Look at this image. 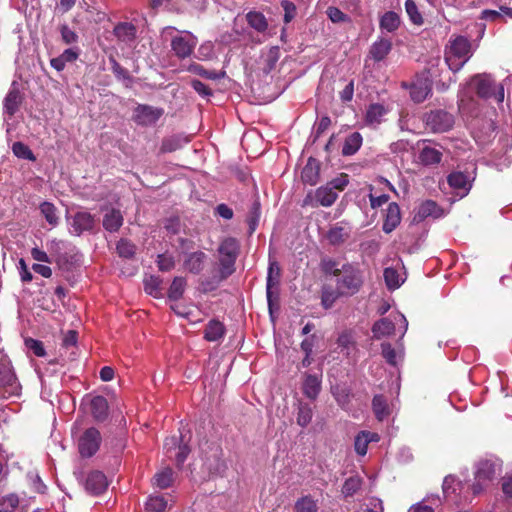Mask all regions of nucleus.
I'll list each match as a JSON object with an SVG mask.
<instances>
[{
    "label": "nucleus",
    "mask_w": 512,
    "mask_h": 512,
    "mask_svg": "<svg viewBox=\"0 0 512 512\" xmlns=\"http://www.w3.org/2000/svg\"><path fill=\"white\" fill-rule=\"evenodd\" d=\"M59 30H60L62 41L65 44L70 45V44L76 43L78 41V35L76 34L75 31H73L71 28H69L68 25H66V24L61 25Z\"/></svg>",
    "instance_id": "69168bd1"
},
{
    "label": "nucleus",
    "mask_w": 512,
    "mask_h": 512,
    "mask_svg": "<svg viewBox=\"0 0 512 512\" xmlns=\"http://www.w3.org/2000/svg\"><path fill=\"white\" fill-rule=\"evenodd\" d=\"M392 49V42L387 38H380L375 41L370 49L369 56L376 62H380L386 58Z\"/></svg>",
    "instance_id": "412c9836"
},
{
    "label": "nucleus",
    "mask_w": 512,
    "mask_h": 512,
    "mask_svg": "<svg viewBox=\"0 0 512 512\" xmlns=\"http://www.w3.org/2000/svg\"><path fill=\"white\" fill-rule=\"evenodd\" d=\"M162 114V109L148 105H138L134 112V120L139 125L148 126L156 123Z\"/></svg>",
    "instance_id": "f8f14e48"
},
{
    "label": "nucleus",
    "mask_w": 512,
    "mask_h": 512,
    "mask_svg": "<svg viewBox=\"0 0 512 512\" xmlns=\"http://www.w3.org/2000/svg\"><path fill=\"white\" fill-rule=\"evenodd\" d=\"M25 346L33 352L37 357H43L45 355V349L43 343L39 340L32 338L25 339Z\"/></svg>",
    "instance_id": "338daca9"
},
{
    "label": "nucleus",
    "mask_w": 512,
    "mask_h": 512,
    "mask_svg": "<svg viewBox=\"0 0 512 512\" xmlns=\"http://www.w3.org/2000/svg\"><path fill=\"white\" fill-rule=\"evenodd\" d=\"M0 387L5 388L9 395H17L19 392L16 376L12 369L5 364H0Z\"/></svg>",
    "instance_id": "dca6fc26"
},
{
    "label": "nucleus",
    "mask_w": 512,
    "mask_h": 512,
    "mask_svg": "<svg viewBox=\"0 0 512 512\" xmlns=\"http://www.w3.org/2000/svg\"><path fill=\"white\" fill-rule=\"evenodd\" d=\"M437 208H438L437 204L432 200H427V201L423 202L419 206V208L414 216V220L422 221L429 216H434L436 214Z\"/></svg>",
    "instance_id": "37998d69"
},
{
    "label": "nucleus",
    "mask_w": 512,
    "mask_h": 512,
    "mask_svg": "<svg viewBox=\"0 0 512 512\" xmlns=\"http://www.w3.org/2000/svg\"><path fill=\"white\" fill-rule=\"evenodd\" d=\"M187 71L196 75H199L203 78L210 79V80H217L220 79L223 74L219 73L214 70H207L202 65L198 63H191L187 67Z\"/></svg>",
    "instance_id": "a19ab883"
},
{
    "label": "nucleus",
    "mask_w": 512,
    "mask_h": 512,
    "mask_svg": "<svg viewBox=\"0 0 512 512\" xmlns=\"http://www.w3.org/2000/svg\"><path fill=\"white\" fill-rule=\"evenodd\" d=\"M94 225V217L89 212L79 211L73 217L72 228L76 235L92 230Z\"/></svg>",
    "instance_id": "f3484780"
},
{
    "label": "nucleus",
    "mask_w": 512,
    "mask_h": 512,
    "mask_svg": "<svg viewBox=\"0 0 512 512\" xmlns=\"http://www.w3.org/2000/svg\"><path fill=\"white\" fill-rule=\"evenodd\" d=\"M320 164L318 160L310 157L304 166L301 178L302 180L310 185H315L319 178Z\"/></svg>",
    "instance_id": "b1692460"
},
{
    "label": "nucleus",
    "mask_w": 512,
    "mask_h": 512,
    "mask_svg": "<svg viewBox=\"0 0 512 512\" xmlns=\"http://www.w3.org/2000/svg\"><path fill=\"white\" fill-rule=\"evenodd\" d=\"M362 141V135L359 132H353L345 138L342 154L344 156L354 155L360 149Z\"/></svg>",
    "instance_id": "c756f323"
},
{
    "label": "nucleus",
    "mask_w": 512,
    "mask_h": 512,
    "mask_svg": "<svg viewBox=\"0 0 512 512\" xmlns=\"http://www.w3.org/2000/svg\"><path fill=\"white\" fill-rule=\"evenodd\" d=\"M219 255H225L237 260L240 253V243L234 237L223 239L218 247Z\"/></svg>",
    "instance_id": "cd10ccee"
},
{
    "label": "nucleus",
    "mask_w": 512,
    "mask_h": 512,
    "mask_svg": "<svg viewBox=\"0 0 512 512\" xmlns=\"http://www.w3.org/2000/svg\"><path fill=\"white\" fill-rule=\"evenodd\" d=\"M372 407L375 416L378 420L382 421L389 415L387 401L382 395H375L372 400Z\"/></svg>",
    "instance_id": "58836bf2"
},
{
    "label": "nucleus",
    "mask_w": 512,
    "mask_h": 512,
    "mask_svg": "<svg viewBox=\"0 0 512 512\" xmlns=\"http://www.w3.org/2000/svg\"><path fill=\"white\" fill-rule=\"evenodd\" d=\"M40 211L50 225L56 226L58 224L59 217L57 215V209L52 203L43 202L40 205Z\"/></svg>",
    "instance_id": "a18cd8bd"
},
{
    "label": "nucleus",
    "mask_w": 512,
    "mask_h": 512,
    "mask_svg": "<svg viewBox=\"0 0 512 512\" xmlns=\"http://www.w3.org/2000/svg\"><path fill=\"white\" fill-rule=\"evenodd\" d=\"M425 123L431 131L442 133L453 127L454 117L444 110H435L425 115Z\"/></svg>",
    "instance_id": "0eeeda50"
},
{
    "label": "nucleus",
    "mask_w": 512,
    "mask_h": 512,
    "mask_svg": "<svg viewBox=\"0 0 512 512\" xmlns=\"http://www.w3.org/2000/svg\"><path fill=\"white\" fill-rule=\"evenodd\" d=\"M79 54L78 48H68L58 57L52 58L50 65L58 72L63 71L67 63H73L78 59Z\"/></svg>",
    "instance_id": "4be33fe9"
},
{
    "label": "nucleus",
    "mask_w": 512,
    "mask_h": 512,
    "mask_svg": "<svg viewBox=\"0 0 512 512\" xmlns=\"http://www.w3.org/2000/svg\"><path fill=\"white\" fill-rule=\"evenodd\" d=\"M101 434L94 428H88L79 438V452L83 457L93 456L99 449L101 443Z\"/></svg>",
    "instance_id": "1a4fd4ad"
},
{
    "label": "nucleus",
    "mask_w": 512,
    "mask_h": 512,
    "mask_svg": "<svg viewBox=\"0 0 512 512\" xmlns=\"http://www.w3.org/2000/svg\"><path fill=\"white\" fill-rule=\"evenodd\" d=\"M280 57V51L278 47H271L269 51L263 57L262 71L264 74H269L276 68V64Z\"/></svg>",
    "instance_id": "c9c22d12"
},
{
    "label": "nucleus",
    "mask_w": 512,
    "mask_h": 512,
    "mask_svg": "<svg viewBox=\"0 0 512 512\" xmlns=\"http://www.w3.org/2000/svg\"><path fill=\"white\" fill-rule=\"evenodd\" d=\"M281 276V269L278 265V263L275 260H270L269 267H268V273H267V281H266V296L268 301V306L270 312L272 311L273 307H278L279 302V293H278V287H279V281Z\"/></svg>",
    "instance_id": "20e7f679"
},
{
    "label": "nucleus",
    "mask_w": 512,
    "mask_h": 512,
    "mask_svg": "<svg viewBox=\"0 0 512 512\" xmlns=\"http://www.w3.org/2000/svg\"><path fill=\"white\" fill-rule=\"evenodd\" d=\"M167 508V501L164 496H151L146 502V512H164Z\"/></svg>",
    "instance_id": "c03bdc74"
},
{
    "label": "nucleus",
    "mask_w": 512,
    "mask_h": 512,
    "mask_svg": "<svg viewBox=\"0 0 512 512\" xmlns=\"http://www.w3.org/2000/svg\"><path fill=\"white\" fill-rule=\"evenodd\" d=\"M472 81L475 84L478 96L482 98H491L494 96L498 102H502L504 100L503 87L499 86L498 91L496 92L495 82L490 75L479 74L476 75Z\"/></svg>",
    "instance_id": "423d86ee"
},
{
    "label": "nucleus",
    "mask_w": 512,
    "mask_h": 512,
    "mask_svg": "<svg viewBox=\"0 0 512 512\" xmlns=\"http://www.w3.org/2000/svg\"><path fill=\"white\" fill-rule=\"evenodd\" d=\"M368 440H367V434L366 431H361L356 437L354 441V447L355 451L361 455L364 456L367 453L368 448Z\"/></svg>",
    "instance_id": "e2e57ef3"
},
{
    "label": "nucleus",
    "mask_w": 512,
    "mask_h": 512,
    "mask_svg": "<svg viewBox=\"0 0 512 512\" xmlns=\"http://www.w3.org/2000/svg\"><path fill=\"white\" fill-rule=\"evenodd\" d=\"M12 151L15 156L22 159L27 160H35V156L32 153L31 149L22 142H15L12 146Z\"/></svg>",
    "instance_id": "4d7b16f0"
},
{
    "label": "nucleus",
    "mask_w": 512,
    "mask_h": 512,
    "mask_svg": "<svg viewBox=\"0 0 512 512\" xmlns=\"http://www.w3.org/2000/svg\"><path fill=\"white\" fill-rule=\"evenodd\" d=\"M332 273L337 277V288L341 294L354 295L363 284L362 271L352 264H344L340 269L335 268Z\"/></svg>",
    "instance_id": "f03ea898"
},
{
    "label": "nucleus",
    "mask_w": 512,
    "mask_h": 512,
    "mask_svg": "<svg viewBox=\"0 0 512 512\" xmlns=\"http://www.w3.org/2000/svg\"><path fill=\"white\" fill-rule=\"evenodd\" d=\"M206 258L207 255L202 251L189 253L184 259L183 266L190 273L199 274L204 268Z\"/></svg>",
    "instance_id": "6ab92c4d"
},
{
    "label": "nucleus",
    "mask_w": 512,
    "mask_h": 512,
    "mask_svg": "<svg viewBox=\"0 0 512 512\" xmlns=\"http://www.w3.org/2000/svg\"><path fill=\"white\" fill-rule=\"evenodd\" d=\"M161 283L162 280L159 277L149 276L144 280V289L148 294L157 297L160 294Z\"/></svg>",
    "instance_id": "603ef678"
},
{
    "label": "nucleus",
    "mask_w": 512,
    "mask_h": 512,
    "mask_svg": "<svg viewBox=\"0 0 512 512\" xmlns=\"http://www.w3.org/2000/svg\"><path fill=\"white\" fill-rule=\"evenodd\" d=\"M19 498L16 494H9L0 499V512H14L18 507Z\"/></svg>",
    "instance_id": "3c124183"
},
{
    "label": "nucleus",
    "mask_w": 512,
    "mask_h": 512,
    "mask_svg": "<svg viewBox=\"0 0 512 512\" xmlns=\"http://www.w3.org/2000/svg\"><path fill=\"white\" fill-rule=\"evenodd\" d=\"M430 93V88L425 83L414 84L410 88V96L412 100L416 103L423 102L428 94Z\"/></svg>",
    "instance_id": "49530a36"
},
{
    "label": "nucleus",
    "mask_w": 512,
    "mask_h": 512,
    "mask_svg": "<svg viewBox=\"0 0 512 512\" xmlns=\"http://www.w3.org/2000/svg\"><path fill=\"white\" fill-rule=\"evenodd\" d=\"M117 252L121 257L130 258L135 253V246L128 240L121 239L117 244Z\"/></svg>",
    "instance_id": "680f3d73"
},
{
    "label": "nucleus",
    "mask_w": 512,
    "mask_h": 512,
    "mask_svg": "<svg viewBox=\"0 0 512 512\" xmlns=\"http://www.w3.org/2000/svg\"><path fill=\"white\" fill-rule=\"evenodd\" d=\"M204 467L211 475H220L226 470L222 448L217 444L209 446L203 457Z\"/></svg>",
    "instance_id": "6e6552de"
},
{
    "label": "nucleus",
    "mask_w": 512,
    "mask_h": 512,
    "mask_svg": "<svg viewBox=\"0 0 512 512\" xmlns=\"http://www.w3.org/2000/svg\"><path fill=\"white\" fill-rule=\"evenodd\" d=\"M342 295L343 294H341L338 289L333 290L331 288H323L321 295L322 305L326 309L331 308L335 301L338 299V297Z\"/></svg>",
    "instance_id": "8fccbe9b"
},
{
    "label": "nucleus",
    "mask_w": 512,
    "mask_h": 512,
    "mask_svg": "<svg viewBox=\"0 0 512 512\" xmlns=\"http://www.w3.org/2000/svg\"><path fill=\"white\" fill-rule=\"evenodd\" d=\"M362 478L358 475L351 476L345 480L342 486V493L345 497H351L356 494L362 487Z\"/></svg>",
    "instance_id": "ea45409f"
},
{
    "label": "nucleus",
    "mask_w": 512,
    "mask_h": 512,
    "mask_svg": "<svg viewBox=\"0 0 512 512\" xmlns=\"http://www.w3.org/2000/svg\"><path fill=\"white\" fill-rule=\"evenodd\" d=\"M302 390L306 397L315 400L321 390L320 378L317 375L306 374Z\"/></svg>",
    "instance_id": "a878e982"
},
{
    "label": "nucleus",
    "mask_w": 512,
    "mask_h": 512,
    "mask_svg": "<svg viewBox=\"0 0 512 512\" xmlns=\"http://www.w3.org/2000/svg\"><path fill=\"white\" fill-rule=\"evenodd\" d=\"M190 139L183 135H173L162 141L161 151L164 153L174 152L186 145Z\"/></svg>",
    "instance_id": "c85d7f7f"
},
{
    "label": "nucleus",
    "mask_w": 512,
    "mask_h": 512,
    "mask_svg": "<svg viewBox=\"0 0 512 512\" xmlns=\"http://www.w3.org/2000/svg\"><path fill=\"white\" fill-rule=\"evenodd\" d=\"M69 244L63 240L53 239L47 243L51 256L55 259L61 255L63 251L69 250Z\"/></svg>",
    "instance_id": "13d9d810"
},
{
    "label": "nucleus",
    "mask_w": 512,
    "mask_h": 512,
    "mask_svg": "<svg viewBox=\"0 0 512 512\" xmlns=\"http://www.w3.org/2000/svg\"><path fill=\"white\" fill-rule=\"evenodd\" d=\"M313 416L312 408L306 403H300L297 413V424L306 427L311 422Z\"/></svg>",
    "instance_id": "de8ad7c7"
},
{
    "label": "nucleus",
    "mask_w": 512,
    "mask_h": 512,
    "mask_svg": "<svg viewBox=\"0 0 512 512\" xmlns=\"http://www.w3.org/2000/svg\"><path fill=\"white\" fill-rule=\"evenodd\" d=\"M23 94L20 92L19 85L16 81H13L8 93L6 94L3 100V111L4 114H7L9 117L15 115V113L19 110L22 102H23Z\"/></svg>",
    "instance_id": "9b49d317"
},
{
    "label": "nucleus",
    "mask_w": 512,
    "mask_h": 512,
    "mask_svg": "<svg viewBox=\"0 0 512 512\" xmlns=\"http://www.w3.org/2000/svg\"><path fill=\"white\" fill-rule=\"evenodd\" d=\"M113 34L118 39L128 46H131L137 37V28L134 24L129 22H120L114 29Z\"/></svg>",
    "instance_id": "4468645a"
},
{
    "label": "nucleus",
    "mask_w": 512,
    "mask_h": 512,
    "mask_svg": "<svg viewBox=\"0 0 512 512\" xmlns=\"http://www.w3.org/2000/svg\"><path fill=\"white\" fill-rule=\"evenodd\" d=\"M173 483V470L171 468H164L155 474L153 484L160 488L166 489Z\"/></svg>",
    "instance_id": "4c0bfd02"
},
{
    "label": "nucleus",
    "mask_w": 512,
    "mask_h": 512,
    "mask_svg": "<svg viewBox=\"0 0 512 512\" xmlns=\"http://www.w3.org/2000/svg\"><path fill=\"white\" fill-rule=\"evenodd\" d=\"M457 486H459V483L454 476H452V475L446 476L444 478L443 486H442L443 493L445 494L446 497H449L450 494L456 493Z\"/></svg>",
    "instance_id": "774afa93"
},
{
    "label": "nucleus",
    "mask_w": 512,
    "mask_h": 512,
    "mask_svg": "<svg viewBox=\"0 0 512 512\" xmlns=\"http://www.w3.org/2000/svg\"><path fill=\"white\" fill-rule=\"evenodd\" d=\"M157 265L160 271L168 272L174 269L175 259L168 253L159 254L157 256Z\"/></svg>",
    "instance_id": "bf43d9fd"
},
{
    "label": "nucleus",
    "mask_w": 512,
    "mask_h": 512,
    "mask_svg": "<svg viewBox=\"0 0 512 512\" xmlns=\"http://www.w3.org/2000/svg\"><path fill=\"white\" fill-rule=\"evenodd\" d=\"M447 181L449 186L455 190L456 194L464 197L471 189V183L468 176L463 172H452L448 175Z\"/></svg>",
    "instance_id": "2eb2a0df"
},
{
    "label": "nucleus",
    "mask_w": 512,
    "mask_h": 512,
    "mask_svg": "<svg viewBox=\"0 0 512 512\" xmlns=\"http://www.w3.org/2000/svg\"><path fill=\"white\" fill-rule=\"evenodd\" d=\"M296 512H316L317 504L310 496L300 498L295 504Z\"/></svg>",
    "instance_id": "5fc2aeb1"
},
{
    "label": "nucleus",
    "mask_w": 512,
    "mask_h": 512,
    "mask_svg": "<svg viewBox=\"0 0 512 512\" xmlns=\"http://www.w3.org/2000/svg\"><path fill=\"white\" fill-rule=\"evenodd\" d=\"M186 285L184 277H175L168 289V298L172 301L179 300L184 294Z\"/></svg>",
    "instance_id": "e433bc0d"
},
{
    "label": "nucleus",
    "mask_w": 512,
    "mask_h": 512,
    "mask_svg": "<svg viewBox=\"0 0 512 512\" xmlns=\"http://www.w3.org/2000/svg\"><path fill=\"white\" fill-rule=\"evenodd\" d=\"M108 487L106 476L100 471H91L85 480V489L93 495H99Z\"/></svg>",
    "instance_id": "ddd939ff"
},
{
    "label": "nucleus",
    "mask_w": 512,
    "mask_h": 512,
    "mask_svg": "<svg viewBox=\"0 0 512 512\" xmlns=\"http://www.w3.org/2000/svg\"><path fill=\"white\" fill-rule=\"evenodd\" d=\"M449 43L445 51V62L450 70L458 72L472 57V46L464 36H457L451 39Z\"/></svg>",
    "instance_id": "f257e3e1"
},
{
    "label": "nucleus",
    "mask_w": 512,
    "mask_h": 512,
    "mask_svg": "<svg viewBox=\"0 0 512 512\" xmlns=\"http://www.w3.org/2000/svg\"><path fill=\"white\" fill-rule=\"evenodd\" d=\"M386 113H387V110L385 109V107L383 105L378 104V103L371 104L366 111L365 119H366L367 124H369V125L380 124Z\"/></svg>",
    "instance_id": "2f4dec72"
},
{
    "label": "nucleus",
    "mask_w": 512,
    "mask_h": 512,
    "mask_svg": "<svg viewBox=\"0 0 512 512\" xmlns=\"http://www.w3.org/2000/svg\"><path fill=\"white\" fill-rule=\"evenodd\" d=\"M497 470L495 462L490 460H482L478 463L475 472V482L472 486L473 493H481L488 484L494 479Z\"/></svg>",
    "instance_id": "39448f33"
},
{
    "label": "nucleus",
    "mask_w": 512,
    "mask_h": 512,
    "mask_svg": "<svg viewBox=\"0 0 512 512\" xmlns=\"http://www.w3.org/2000/svg\"><path fill=\"white\" fill-rule=\"evenodd\" d=\"M246 17L249 25L256 31L264 32L267 29L268 23L265 16L262 13L250 11Z\"/></svg>",
    "instance_id": "79ce46f5"
},
{
    "label": "nucleus",
    "mask_w": 512,
    "mask_h": 512,
    "mask_svg": "<svg viewBox=\"0 0 512 512\" xmlns=\"http://www.w3.org/2000/svg\"><path fill=\"white\" fill-rule=\"evenodd\" d=\"M442 158V153L432 147L425 146L421 149L419 153V160L423 165H435L440 163Z\"/></svg>",
    "instance_id": "7c9ffc66"
},
{
    "label": "nucleus",
    "mask_w": 512,
    "mask_h": 512,
    "mask_svg": "<svg viewBox=\"0 0 512 512\" xmlns=\"http://www.w3.org/2000/svg\"><path fill=\"white\" fill-rule=\"evenodd\" d=\"M384 280L389 289H396L401 284L397 270L391 267L384 270Z\"/></svg>",
    "instance_id": "6e6d98bb"
},
{
    "label": "nucleus",
    "mask_w": 512,
    "mask_h": 512,
    "mask_svg": "<svg viewBox=\"0 0 512 512\" xmlns=\"http://www.w3.org/2000/svg\"><path fill=\"white\" fill-rule=\"evenodd\" d=\"M380 28L387 32H394L400 26V17L396 12L388 11L380 18Z\"/></svg>",
    "instance_id": "f704fd0d"
},
{
    "label": "nucleus",
    "mask_w": 512,
    "mask_h": 512,
    "mask_svg": "<svg viewBox=\"0 0 512 512\" xmlns=\"http://www.w3.org/2000/svg\"><path fill=\"white\" fill-rule=\"evenodd\" d=\"M338 194L336 191H333V187L330 185H325L319 187L315 192V200L321 206L329 207L331 206L337 199Z\"/></svg>",
    "instance_id": "bb28decb"
},
{
    "label": "nucleus",
    "mask_w": 512,
    "mask_h": 512,
    "mask_svg": "<svg viewBox=\"0 0 512 512\" xmlns=\"http://www.w3.org/2000/svg\"><path fill=\"white\" fill-rule=\"evenodd\" d=\"M123 224V215L117 209L107 210L103 217V227L109 232H116Z\"/></svg>",
    "instance_id": "393cba45"
},
{
    "label": "nucleus",
    "mask_w": 512,
    "mask_h": 512,
    "mask_svg": "<svg viewBox=\"0 0 512 512\" xmlns=\"http://www.w3.org/2000/svg\"><path fill=\"white\" fill-rule=\"evenodd\" d=\"M90 410L93 418L102 422L108 416V402L103 396H95L90 401Z\"/></svg>",
    "instance_id": "5701e85b"
},
{
    "label": "nucleus",
    "mask_w": 512,
    "mask_h": 512,
    "mask_svg": "<svg viewBox=\"0 0 512 512\" xmlns=\"http://www.w3.org/2000/svg\"><path fill=\"white\" fill-rule=\"evenodd\" d=\"M196 45V37L188 32L185 35L175 36L171 40V49L173 53L180 59L189 57Z\"/></svg>",
    "instance_id": "9d476101"
},
{
    "label": "nucleus",
    "mask_w": 512,
    "mask_h": 512,
    "mask_svg": "<svg viewBox=\"0 0 512 512\" xmlns=\"http://www.w3.org/2000/svg\"><path fill=\"white\" fill-rule=\"evenodd\" d=\"M185 436L182 432H180V436H171L165 439L164 442V449L166 451V454L169 458H172V452H175L178 448V446L181 445V443L184 441Z\"/></svg>",
    "instance_id": "864d4df0"
},
{
    "label": "nucleus",
    "mask_w": 512,
    "mask_h": 512,
    "mask_svg": "<svg viewBox=\"0 0 512 512\" xmlns=\"http://www.w3.org/2000/svg\"><path fill=\"white\" fill-rule=\"evenodd\" d=\"M328 18L333 23H343V22H349L350 18L348 15L343 13L339 8L337 7H329L326 11Z\"/></svg>",
    "instance_id": "0e129e2a"
},
{
    "label": "nucleus",
    "mask_w": 512,
    "mask_h": 512,
    "mask_svg": "<svg viewBox=\"0 0 512 512\" xmlns=\"http://www.w3.org/2000/svg\"><path fill=\"white\" fill-rule=\"evenodd\" d=\"M235 263L236 259L219 255V270L211 278L202 281L204 291L207 292L216 289L223 280L232 275L236 270Z\"/></svg>",
    "instance_id": "7ed1b4c3"
},
{
    "label": "nucleus",
    "mask_w": 512,
    "mask_h": 512,
    "mask_svg": "<svg viewBox=\"0 0 512 512\" xmlns=\"http://www.w3.org/2000/svg\"><path fill=\"white\" fill-rule=\"evenodd\" d=\"M401 221L400 208L397 203L392 202L388 205L385 220L382 229L385 233H391Z\"/></svg>",
    "instance_id": "aec40b11"
},
{
    "label": "nucleus",
    "mask_w": 512,
    "mask_h": 512,
    "mask_svg": "<svg viewBox=\"0 0 512 512\" xmlns=\"http://www.w3.org/2000/svg\"><path fill=\"white\" fill-rule=\"evenodd\" d=\"M395 330V325L393 321H391L389 318H382L379 321H377L373 327L372 332L374 334V337L379 339L384 336L391 335Z\"/></svg>",
    "instance_id": "473e14b6"
},
{
    "label": "nucleus",
    "mask_w": 512,
    "mask_h": 512,
    "mask_svg": "<svg viewBox=\"0 0 512 512\" xmlns=\"http://www.w3.org/2000/svg\"><path fill=\"white\" fill-rule=\"evenodd\" d=\"M351 229L348 225L340 223L332 226L327 234L326 238L331 245L337 246L343 244L350 237Z\"/></svg>",
    "instance_id": "a211bd4d"
},
{
    "label": "nucleus",
    "mask_w": 512,
    "mask_h": 512,
    "mask_svg": "<svg viewBox=\"0 0 512 512\" xmlns=\"http://www.w3.org/2000/svg\"><path fill=\"white\" fill-rule=\"evenodd\" d=\"M337 343L341 348V352H345L347 356L350 355L351 351L355 348V343L350 333H342L338 337Z\"/></svg>",
    "instance_id": "052dcab7"
},
{
    "label": "nucleus",
    "mask_w": 512,
    "mask_h": 512,
    "mask_svg": "<svg viewBox=\"0 0 512 512\" xmlns=\"http://www.w3.org/2000/svg\"><path fill=\"white\" fill-rule=\"evenodd\" d=\"M405 10L410 20L415 25L423 24V18L414 0H406Z\"/></svg>",
    "instance_id": "09e8293b"
},
{
    "label": "nucleus",
    "mask_w": 512,
    "mask_h": 512,
    "mask_svg": "<svg viewBox=\"0 0 512 512\" xmlns=\"http://www.w3.org/2000/svg\"><path fill=\"white\" fill-rule=\"evenodd\" d=\"M224 333V325L219 321L211 320L205 328L204 338L207 341H217L224 336Z\"/></svg>",
    "instance_id": "72a5a7b5"
}]
</instances>
